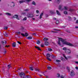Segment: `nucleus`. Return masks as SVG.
Here are the masks:
<instances>
[{
  "label": "nucleus",
  "mask_w": 78,
  "mask_h": 78,
  "mask_svg": "<svg viewBox=\"0 0 78 78\" xmlns=\"http://www.w3.org/2000/svg\"><path fill=\"white\" fill-rule=\"evenodd\" d=\"M58 44L59 45H61V43L60 41H61L62 44H65V45H69L70 46H73V44L69 43L64 40L62 38H58Z\"/></svg>",
  "instance_id": "obj_1"
},
{
  "label": "nucleus",
  "mask_w": 78,
  "mask_h": 78,
  "mask_svg": "<svg viewBox=\"0 0 78 78\" xmlns=\"http://www.w3.org/2000/svg\"><path fill=\"white\" fill-rule=\"evenodd\" d=\"M63 50L65 51V52H66L67 51H69V52H68V54H70L71 53V51L69 49H67L66 47H65L63 48Z\"/></svg>",
  "instance_id": "obj_2"
},
{
  "label": "nucleus",
  "mask_w": 78,
  "mask_h": 78,
  "mask_svg": "<svg viewBox=\"0 0 78 78\" xmlns=\"http://www.w3.org/2000/svg\"><path fill=\"white\" fill-rule=\"evenodd\" d=\"M20 76L21 77V78H25V75L24 73H21L20 74Z\"/></svg>",
  "instance_id": "obj_3"
},
{
  "label": "nucleus",
  "mask_w": 78,
  "mask_h": 78,
  "mask_svg": "<svg viewBox=\"0 0 78 78\" xmlns=\"http://www.w3.org/2000/svg\"><path fill=\"white\" fill-rule=\"evenodd\" d=\"M31 1L30 0H23L22 1H20V3H24L25 2H30Z\"/></svg>",
  "instance_id": "obj_4"
},
{
  "label": "nucleus",
  "mask_w": 78,
  "mask_h": 78,
  "mask_svg": "<svg viewBox=\"0 0 78 78\" xmlns=\"http://www.w3.org/2000/svg\"><path fill=\"white\" fill-rule=\"evenodd\" d=\"M27 16L28 17H33L34 15L32 14H28Z\"/></svg>",
  "instance_id": "obj_5"
},
{
  "label": "nucleus",
  "mask_w": 78,
  "mask_h": 78,
  "mask_svg": "<svg viewBox=\"0 0 78 78\" xmlns=\"http://www.w3.org/2000/svg\"><path fill=\"white\" fill-rule=\"evenodd\" d=\"M54 62L56 64H57V62H61V61L60 60H54Z\"/></svg>",
  "instance_id": "obj_6"
},
{
  "label": "nucleus",
  "mask_w": 78,
  "mask_h": 78,
  "mask_svg": "<svg viewBox=\"0 0 78 78\" xmlns=\"http://www.w3.org/2000/svg\"><path fill=\"white\" fill-rule=\"evenodd\" d=\"M70 74L71 76H74V75H75V73H74V72L72 70L71 72V73Z\"/></svg>",
  "instance_id": "obj_7"
},
{
  "label": "nucleus",
  "mask_w": 78,
  "mask_h": 78,
  "mask_svg": "<svg viewBox=\"0 0 78 78\" xmlns=\"http://www.w3.org/2000/svg\"><path fill=\"white\" fill-rule=\"evenodd\" d=\"M21 35L22 36H28V34L27 33H25V34H21Z\"/></svg>",
  "instance_id": "obj_8"
},
{
  "label": "nucleus",
  "mask_w": 78,
  "mask_h": 78,
  "mask_svg": "<svg viewBox=\"0 0 78 78\" xmlns=\"http://www.w3.org/2000/svg\"><path fill=\"white\" fill-rule=\"evenodd\" d=\"M15 17L17 19H18V20H19L20 19V18L19 17H18V15H15Z\"/></svg>",
  "instance_id": "obj_9"
},
{
  "label": "nucleus",
  "mask_w": 78,
  "mask_h": 78,
  "mask_svg": "<svg viewBox=\"0 0 78 78\" xmlns=\"http://www.w3.org/2000/svg\"><path fill=\"white\" fill-rule=\"evenodd\" d=\"M4 36H8V34L6 32H4Z\"/></svg>",
  "instance_id": "obj_10"
},
{
  "label": "nucleus",
  "mask_w": 78,
  "mask_h": 78,
  "mask_svg": "<svg viewBox=\"0 0 78 78\" xmlns=\"http://www.w3.org/2000/svg\"><path fill=\"white\" fill-rule=\"evenodd\" d=\"M46 55L47 56V58H50V54H49L48 53Z\"/></svg>",
  "instance_id": "obj_11"
},
{
  "label": "nucleus",
  "mask_w": 78,
  "mask_h": 78,
  "mask_svg": "<svg viewBox=\"0 0 78 78\" xmlns=\"http://www.w3.org/2000/svg\"><path fill=\"white\" fill-rule=\"evenodd\" d=\"M43 14H44V13H41L40 15V16H39V18L40 19H41L42 18V16H43Z\"/></svg>",
  "instance_id": "obj_12"
},
{
  "label": "nucleus",
  "mask_w": 78,
  "mask_h": 78,
  "mask_svg": "<svg viewBox=\"0 0 78 78\" xmlns=\"http://www.w3.org/2000/svg\"><path fill=\"white\" fill-rule=\"evenodd\" d=\"M12 46L13 47H16V43H13L12 44Z\"/></svg>",
  "instance_id": "obj_13"
},
{
  "label": "nucleus",
  "mask_w": 78,
  "mask_h": 78,
  "mask_svg": "<svg viewBox=\"0 0 78 78\" xmlns=\"http://www.w3.org/2000/svg\"><path fill=\"white\" fill-rule=\"evenodd\" d=\"M35 47L36 48H37V49H38V50H40V51L41 50V49L40 48H39V47H37V46H35Z\"/></svg>",
  "instance_id": "obj_14"
},
{
  "label": "nucleus",
  "mask_w": 78,
  "mask_h": 78,
  "mask_svg": "<svg viewBox=\"0 0 78 78\" xmlns=\"http://www.w3.org/2000/svg\"><path fill=\"white\" fill-rule=\"evenodd\" d=\"M60 10H62V5H59L58 8Z\"/></svg>",
  "instance_id": "obj_15"
},
{
  "label": "nucleus",
  "mask_w": 78,
  "mask_h": 78,
  "mask_svg": "<svg viewBox=\"0 0 78 78\" xmlns=\"http://www.w3.org/2000/svg\"><path fill=\"white\" fill-rule=\"evenodd\" d=\"M2 43L3 44H6V41H2Z\"/></svg>",
  "instance_id": "obj_16"
},
{
  "label": "nucleus",
  "mask_w": 78,
  "mask_h": 78,
  "mask_svg": "<svg viewBox=\"0 0 78 78\" xmlns=\"http://www.w3.org/2000/svg\"><path fill=\"white\" fill-rule=\"evenodd\" d=\"M32 38H33V37L29 36L27 37L28 39H32Z\"/></svg>",
  "instance_id": "obj_17"
},
{
  "label": "nucleus",
  "mask_w": 78,
  "mask_h": 78,
  "mask_svg": "<svg viewBox=\"0 0 78 78\" xmlns=\"http://www.w3.org/2000/svg\"><path fill=\"white\" fill-rule=\"evenodd\" d=\"M56 13L58 15H59V16H60V15H61V14H60V12H59L58 11L56 10Z\"/></svg>",
  "instance_id": "obj_18"
},
{
  "label": "nucleus",
  "mask_w": 78,
  "mask_h": 78,
  "mask_svg": "<svg viewBox=\"0 0 78 78\" xmlns=\"http://www.w3.org/2000/svg\"><path fill=\"white\" fill-rule=\"evenodd\" d=\"M45 45H48L49 44V43L47 42H45Z\"/></svg>",
  "instance_id": "obj_19"
},
{
  "label": "nucleus",
  "mask_w": 78,
  "mask_h": 78,
  "mask_svg": "<svg viewBox=\"0 0 78 78\" xmlns=\"http://www.w3.org/2000/svg\"><path fill=\"white\" fill-rule=\"evenodd\" d=\"M6 14L7 16H11V14L9 13H6Z\"/></svg>",
  "instance_id": "obj_20"
},
{
  "label": "nucleus",
  "mask_w": 78,
  "mask_h": 78,
  "mask_svg": "<svg viewBox=\"0 0 78 78\" xmlns=\"http://www.w3.org/2000/svg\"><path fill=\"white\" fill-rule=\"evenodd\" d=\"M29 10H30L28 9H26L24 10V12H27V11H29Z\"/></svg>",
  "instance_id": "obj_21"
},
{
  "label": "nucleus",
  "mask_w": 78,
  "mask_h": 78,
  "mask_svg": "<svg viewBox=\"0 0 78 78\" xmlns=\"http://www.w3.org/2000/svg\"><path fill=\"white\" fill-rule=\"evenodd\" d=\"M61 59L62 61H66V60H65V59H64V58L62 57L61 58Z\"/></svg>",
  "instance_id": "obj_22"
},
{
  "label": "nucleus",
  "mask_w": 78,
  "mask_h": 78,
  "mask_svg": "<svg viewBox=\"0 0 78 78\" xmlns=\"http://www.w3.org/2000/svg\"><path fill=\"white\" fill-rule=\"evenodd\" d=\"M44 41H48V38H44Z\"/></svg>",
  "instance_id": "obj_23"
},
{
  "label": "nucleus",
  "mask_w": 78,
  "mask_h": 78,
  "mask_svg": "<svg viewBox=\"0 0 78 78\" xmlns=\"http://www.w3.org/2000/svg\"><path fill=\"white\" fill-rule=\"evenodd\" d=\"M55 23H56V24H58V23H59V20H57L56 21Z\"/></svg>",
  "instance_id": "obj_24"
},
{
  "label": "nucleus",
  "mask_w": 78,
  "mask_h": 78,
  "mask_svg": "<svg viewBox=\"0 0 78 78\" xmlns=\"http://www.w3.org/2000/svg\"><path fill=\"white\" fill-rule=\"evenodd\" d=\"M48 50L49 51H52V49L50 48H48Z\"/></svg>",
  "instance_id": "obj_25"
},
{
  "label": "nucleus",
  "mask_w": 78,
  "mask_h": 78,
  "mask_svg": "<svg viewBox=\"0 0 78 78\" xmlns=\"http://www.w3.org/2000/svg\"><path fill=\"white\" fill-rule=\"evenodd\" d=\"M30 69L31 70H33V68L32 67H30Z\"/></svg>",
  "instance_id": "obj_26"
},
{
  "label": "nucleus",
  "mask_w": 78,
  "mask_h": 78,
  "mask_svg": "<svg viewBox=\"0 0 78 78\" xmlns=\"http://www.w3.org/2000/svg\"><path fill=\"white\" fill-rule=\"evenodd\" d=\"M48 69L49 70H51V67L48 66Z\"/></svg>",
  "instance_id": "obj_27"
},
{
  "label": "nucleus",
  "mask_w": 78,
  "mask_h": 78,
  "mask_svg": "<svg viewBox=\"0 0 78 78\" xmlns=\"http://www.w3.org/2000/svg\"><path fill=\"white\" fill-rule=\"evenodd\" d=\"M47 59H48V61H51V59L50 58L48 57H47Z\"/></svg>",
  "instance_id": "obj_28"
},
{
  "label": "nucleus",
  "mask_w": 78,
  "mask_h": 78,
  "mask_svg": "<svg viewBox=\"0 0 78 78\" xmlns=\"http://www.w3.org/2000/svg\"><path fill=\"white\" fill-rule=\"evenodd\" d=\"M63 56L66 59H67V57H66V56H65V55L63 54Z\"/></svg>",
  "instance_id": "obj_29"
},
{
  "label": "nucleus",
  "mask_w": 78,
  "mask_h": 78,
  "mask_svg": "<svg viewBox=\"0 0 78 78\" xmlns=\"http://www.w3.org/2000/svg\"><path fill=\"white\" fill-rule=\"evenodd\" d=\"M64 13L65 14H67V12L65 11V12H64Z\"/></svg>",
  "instance_id": "obj_30"
},
{
  "label": "nucleus",
  "mask_w": 78,
  "mask_h": 78,
  "mask_svg": "<svg viewBox=\"0 0 78 78\" xmlns=\"http://www.w3.org/2000/svg\"><path fill=\"white\" fill-rule=\"evenodd\" d=\"M40 43H41L40 41H37V44H40Z\"/></svg>",
  "instance_id": "obj_31"
},
{
  "label": "nucleus",
  "mask_w": 78,
  "mask_h": 78,
  "mask_svg": "<svg viewBox=\"0 0 78 78\" xmlns=\"http://www.w3.org/2000/svg\"><path fill=\"white\" fill-rule=\"evenodd\" d=\"M32 3V5H36V3H35V2H33Z\"/></svg>",
  "instance_id": "obj_32"
},
{
  "label": "nucleus",
  "mask_w": 78,
  "mask_h": 78,
  "mask_svg": "<svg viewBox=\"0 0 78 78\" xmlns=\"http://www.w3.org/2000/svg\"><path fill=\"white\" fill-rule=\"evenodd\" d=\"M27 78H31V77L30 76H26Z\"/></svg>",
  "instance_id": "obj_33"
},
{
  "label": "nucleus",
  "mask_w": 78,
  "mask_h": 78,
  "mask_svg": "<svg viewBox=\"0 0 78 78\" xmlns=\"http://www.w3.org/2000/svg\"><path fill=\"white\" fill-rule=\"evenodd\" d=\"M41 47H44V44H41Z\"/></svg>",
  "instance_id": "obj_34"
},
{
  "label": "nucleus",
  "mask_w": 78,
  "mask_h": 78,
  "mask_svg": "<svg viewBox=\"0 0 78 78\" xmlns=\"http://www.w3.org/2000/svg\"><path fill=\"white\" fill-rule=\"evenodd\" d=\"M8 27H4V29L5 30H7V29H8Z\"/></svg>",
  "instance_id": "obj_35"
},
{
  "label": "nucleus",
  "mask_w": 78,
  "mask_h": 78,
  "mask_svg": "<svg viewBox=\"0 0 78 78\" xmlns=\"http://www.w3.org/2000/svg\"><path fill=\"white\" fill-rule=\"evenodd\" d=\"M57 77H59V76H60V75L59 74H58L57 75Z\"/></svg>",
  "instance_id": "obj_36"
},
{
  "label": "nucleus",
  "mask_w": 78,
  "mask_h": 78,
  "mask_svg": "<svg viewBox=\"0 0 78 78\" xmlns=\"http://www.w3.org/2000/svg\"><path fill=\"white\" fill-rule=\"evenodd\" d=\"M17 34H20V31H18L17 32Z\"/></svg>",
  "instance_id": "obj_37"
},
{
  "label": "nucleus",
  "mask_w": 78,
  "mask_h": 78,
  "mask_svg": "<svg viewBox=\"0 0 78 78\" xmlns=\"http://www.w3.org/2000/svg\"><path fill=\"white\" fill-rule=\"evenodd\" d=\"M27 20V17H25L23 19V20Z\"/></svg>",
  "instance_id": "obj_38"
},
{
  "label": "nucleus",
  "mask_w": 78,
  "mask_h": 78,
  "mask_svg": "<svg viewBox=\"0 0 78 78\" xmlns=\"http://www.w3.org/2000/svg\"><path fill=\"white\" fill-rule=\"evenodd\" d=\"M64 9H66V10H67V7H65L64 8Z\"/></svg>",
  "instance_id": "obj_39"
},
{
  "label": "nucleus",
  "mask_w": 78,
  "mask_h": 78,
  "mask_svg": "<svg viewBox=\"0 0 78 78\" xmlns=\"http://www.w3.org/2000/svg\"><path fill=\"white\" fill-rule=\"evenodd\" d=\"M60 78H64V77L63 76H60Z\"/></svg>",
  "instance_id": "obj_40"
},
{
  "label": "nucleus",
  "mask_w": 78,
  "mask_h": 78,
  "mask_svg": "<svg viewBox=\"0 0 78 78\" xmlns=\"http://www.w3.org/2000/svg\"><path fill=\"white\" fill-rule=\"evenodd\" d=\"M36 12L37 13V14L39 12V11L38 10H36Z\"/></svg>",
  "instance_id": "obj_41"
},
{
  "label": "nucleus",
  "mask_w": 78,
  "mask_h": 78,
  "mask_svg": "<svg viewBox=\"0 0 78 78\" xmlns=\"http://www.w3.org/2000/svg\"><path fill=\"white\" fill-rule=\"evenodd\" d=\"M4 54H5V53H6V50L4 51Z\"/></svg>",
  "instance_id": "obj_42"
},
{
  "label": "nucleus",
  "mask_w": 78,
  "mask_h": 78,
  "mask_svg": "<svg viewBox=\"0 0 78 78\" xmlns=\"http://www.w3.org/2000/svg\"><path fill=\"white\" fill-rule=\"evenodd\" d=\"M8 67L9 69L10 68V67H11V66H10V65H9L8 66Z\"/></svg>",
  "instance_id": "obj_43"
},
{
  "label": "nucleus",
  "mask_w": 78,
  "mask_h": 78,
  "mask_svg": "<svg viewBox=\"0 0 78 78\" xmlns=\"http://www.w3.org/2000/svg\"><path fill=\"white\" fill-rule=\"evenodd\" d=\"M50 13L51 14H53V11H50Z\"/></svg>",
  "instance_id": "obj_44"
},
{
  "label": "nucleus",
  "mask_w": 78,
  "mask_h": 78,
  "mask_svg": "<svg viewBox=\"0 0 78 78\" xmlns=\"http://www.w3.org/2000/svg\"><path fill=\"white\" fill-rule=\"evenodd\" d=\"M18 43L19 44H21V43L19 41H17Z\"/></svg>",
  "instance_id": "obj_45"
},
{
  "label": "nucleus",
  "mask_w": 78,
  "mask_h": 78,
  "mask_svg": "<svg viewBox=\"0 0 78 78\" xmlns=\"http://www.w3.org/2000/svg\"><path fill=\"white\" fill-rule=\"evenodd\" d=\"M67 69L68 70H69V67H67Z\"/></svg>",
  "instance_id": "obj_46"
},
{
  "label": "nucleus",
  "mask_w": 78,
  "mask_h": 78,
  "mask_svg": "<svg viewBox=\"0 0 78 78\" xmlns=\"http://www.w3.org/2000/svg\"><path fill=\"white\" fill-rule=\"evenodd\" d=\"M75 69H77V70H78V67H75Z\"/></svg>",
  "instance_id": "obj_47"
},
{
  "label": "nucleus",
  "mask_w": 78,
  "mask_h": 78,
  "mask_svg": "<svg viewBox=\"0 0 78 78\" xmlns=\"http://www.w3.org/2000/svg\"><path fill=\"white\" fill-rule=\"evenodd\" d=\"M18 69L19 70H21V68H18Z\"/></svg>",
  "instance_id": "obj_48"
},
{
  "label": "nucleus",
  "mask_w": 78,
  "mask_h": 78,
  "mask_svg": "<svg viewBox=\"0 0 78 78\" xmlns=\"http://www.w3.org/2000/svg\"><path fill=\"white\" fill-rule=\"evenodd\" d=\"M75 63H76V64H78V62H75Z\"/></svg>",
  "instance_id": "obj_49"
},
{
  "label": "nucleus",
  "mask_w": 78,
  "mask_h": 78,
  "mask_svg": "<svg viewBox=\"0 0 78 78\" xmlns=\"http://www.w3.org/2000/svg\"><path fill=\"white\" fill-rule=\"evenodd\" d=\"M76 23H78V20H77L76 22Z\"/></svg>",
  "instance_id": "obj_50"
},
{
  "label": "nucleus",
  "mask_w": 78,
  "mask_h": 78,
  "mask_svg": "<svg viewBox=\"0 0 78 78\" xmlns=\"http://www.w3.org/2000/svg\"><path fill=\"white\" fill-rule=\"evenodd\" d=\"M75 28H78V27L76 26L75 27Z\"/></svg>",
  "instance_id": "obj_51"
},
{
  "label": "nucleus",
  "mask_w": 78,
  "mask_h": 78,
  "mask_svg": "<svg viewBox=\"0 0 78 78\" xmlns=\"http://www.w3.org/2000/svg\"><path fill=\"white\" fill-rule=\"evenodd\" d=\"M33 35H34V36H36V34L35 33H34L33 34Z\"/></svg>",
  "instance_id": "obj_52"
},
{
  "label": "nucleus",
  "mask_w": 78,
  "mask_h": 78,
  "mask_svg": "<svg viewBox=\"0 0 78 78\" xmlns=\"http://www.w3.org/2000/svg\"><path fill=\"white\" fill-rule=\"evenodd\" d=\"M5 47H9V46H8V45H6L5 46Z\"/></svg>",
  "instance_id": "obj_53"
},
{
  "label": "nucleus",
  "mask_w": 78,
  "mask_h": 78,
  "mask_svg": "<svg viewBox=\"0 0 78 78\" xmlns=\"http://www.w3.org/2000/svg\"><path fill=\"white\" fill-rule=\"evenodd\" d=\"M68 52H69V51H66V53H68Z\"/></svg>",
  "instance_id": "obj_54"
},
{
  "label": "nucleus",
  "mask_w": 78,
  "mask_h": 78,
  "mask_svg": "<svg viewBox=\"0 0 78 78\" xmlns=\"http://www.w3.org/2000/svg\"><path fill=\"white\" fill-rule=\"evenodd\" d=\"M53 19L54 20H56V18H53Z\"/></svg>",
  "instance_id": "obj_55"
},
{
  "label": "nucleus",
  "mask_w": 78,
  "mask_h": 78,
  "mask_svg": "<svg viewBox=\"0 0 78 78\" xmlns=\"http://www.w3.org/2000/svg\"><path fill=\"white\" fill-rule=\"evenodd\" d=\"M13 5V6H14V3H12Z\"/></svg>",
  "instance_id": "obj_56"
},
{
  "label": "nucleus",
  "mask_w": 78,
  "mask_h": 78,
  "mask_svg": "<svg viewBox=\"0 0 78 78\" xmlns=\"http://www.w3.org/2000/svg\"><path fill=\"white\" fill-rule=\"evenodd\" d=\"M69 11H72V9H69Z\"/></svg>",
  "instance_id": "obj_57"
},
{
  "label": "nucleus",
  "mask_w": 78,
  "mask_h": 78,
  "mask_svg": "<svg viewBox=\"0 0 78 78\" xmlns=\"http://www.w3.org/2000/svg\"><path fill=\"white\" fill-rule=\"evenodd\" d=\"M32 20H35V18H33Z\"/></svg>",
  "instance_id": "obj_58"
},
{
  "label": "nucleus",
  "mask_w": 78,
  "mask_h": 78,
  "mask_svg": "<svg viewBox=\"0 0 78 78\" xmlns=\"http://www.w3.org/2000/svg\"><path fill=\"white\" fill-rule=\"evenodd\" d=\"M48 1H49V2H51V0H48Z\"/></svg>",
  "instance_id": "obj_59"
},
{
  "label": "nucleus",
  "mask_w": 78,
  "mask_h": 78,
  "mask_svg": "<svg viewBox=\"0 0 78 78\" xmlns=\"http://www.w3.org/2000/svg\"><path fill=\"white\" fill-rule=\"evenodd\" d=\"M57 1H58V2H59V1H60V0H57Z\"/></svg>",
  "instance_id": "obj_60"
},
{
  "label": "nucleus",
  "mask_w": 78,
  "mask_h": 78,
  "mask_svg": "<svg viewBox=\"0 0 78 78\" xmlns=\"http://www.w3.org/2000/svg\"><path fill=\"white\" fill-rule=\"evenodd\" d=\"M74 20H76V18H74Z\"/></svg>",
  "instance_id": "obj_61"
},
{
  "label": "nucleus",
  "mask_w": 78,
  "mask_h": 78,
  "mask_svg": "<svg viewBox=\"0 0 78 78\" xmlns=\"http://www.w3.org/2000/svg\"><path fill=\"white\" fill-rule=\"evenodd\" d=\"M39 76H42V75H39Z\"/></svg>",
  "instance_id": "obj_62"
},
{
  "label": "nucleus",
  "mask_w": 78,
  "mask_h": 78,
  "mask_svg": "<svg viewBox=\"0 0 78 78\" xmlns=\"http://www.w3.org/2000/svg\"><path fill=\"white\" fill-rule=\"evenodd\" d=\"M0 15H2V13H0Z\"/></svg>",
  "instance_id": "obj_63"
},
{
  "label": "nucleus",
  "mask_w": 78,
  "mask_h": 78,
  "mask_svg": "<svg viewBox=\"0 0 78 78\" xmlns=\"http://www.w3.org/2000/svg\"><path fill=\"white\" fill-rule=\"evenodd\" d=\"M36 16H39V15H37Z\"/></svg>",
  "instance_id": "obj_64"
}]
</instances>
